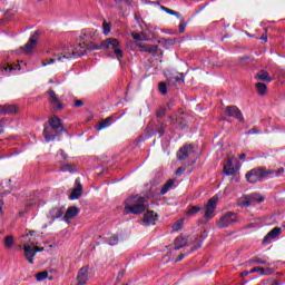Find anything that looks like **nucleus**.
Segmentation results:
<instances>
[{
  "mask_svg": "<svg viewBox=\"0 0 285 285\" xmlns=\"http://www.w3.org/2000/svg\"><path fill=\"white\" fill-rule=\"evenodd\" d=\"M6 115V105H0V116Z\"/></svg>",
  "mask_w": 285,
  "mask_h": 285,
  "instance_id": "864d4df0",
  "label": "nucleus"
},
{
  "mask_svg": "<svg viewBox=\"0 0 285 285\" xmlns=\"http://www.w3.org/2000/svg\"><path fill=\"white\" fill-rule=\"evenodd\" d=\"M48 95H49V101L51 106H53L55 112H57V110H62L63 105L61 104V101H59V98L57 97V94L55 92V90L50 89L48 91Z\"/></svg>",
  "mask_w": 285,
  "mask_h": 285,
  "instance_id": "9b49d317",
  "label": "nucleus"
},
{
  "mask_svg": "<svg viewBox=\"0 0 285 285\" xmlns=\"http://www.w3.org/2000/svg\"><path fill=\"white\" fill-rule=\"evenodd\" d=\"M183 173H186V167H178L176 169L177 177H181Z\"/></svg>",
  "mask_w": 285,
  "mask_h": 285,
  "instance_id": "49530a36",
  "label": "nucleus"
},
{
  "mask_svg": "<svg viewBox=\"0 0 285 285\" xmlns=\"http://www.w3.org/2000/svg\"><path fill=\"white\" fill-rule=\"evenodd\" d=\"M255 79H257L258 81H265V83H271V81H273V78H271V73L265 70L258 71L255 76Z\"/></svg>",
  "mask_w": 285,
  "mask_h": 285,
  "instance_id": "a211bd4d",
  "label": "nucleus"
},
{
  "mask_svg": "<svg viewBox=\"0 0 285 285\" xmlns=\"http://www.w3.org/2000/svg\"><path fill=\"white\" fill-rule=\"evenodd\" d=\"M146 202L147 198L139 195L127 198L125 200L126 215H141V213H146Z\"/></svg>",
  "mask_w": 285,
  "mask_h": 285,
  "instance_id": "f257e3e1",
  "label": "nucleus"
},
{
  "mask_svg": "<svg viewBox=\"0 0 285 285\" xmlns=\"http://www.w3.org/2000/svg\"><path fill=\"white\" fill-rule=\"evenodd\" d=\"M33 250H36V253H42L43 247H36V248H33Z\"/></svg>",
  "mask_w": 285,
  "mask_h": 285,
  "instance_id": "bf43d9fd",
  "label": "nucleus"
},
{
  "mask_svg": "<svg viewBox=\"0 0 285 285\" xmlns=\"http://www.w3.org/2000/svg\"><path fill=\"white\" fill-rule=\"evenodd\" d=\"M112 121H115V118L112 116L101 120L96 125V130H104V128H108L112 125Z\"/></svg>",
  "mask_w": 285,
  "mask_h": 285,
  "instance_id": "aec40b11",
  "label": "nucleus"
},
{
  "mask_svg": "<svg viewBox=\"0 0 285 285\" xmlns=\"http://www.w3.org/2000/svg\"><path fill=\"white\" fill-rule=\"evenodd\" d=\"M106 244H108L109 246H117V244H119V236L117 235H111L107 238H105Z\"/></svg>",
  "mask_w": 285,
  "mask_h": 285,
  "instance_id": "393cba45",
  "label": "nucleus"
},
{
  "mask_svg": "<svg viewBox=\"0 0 285 285\" xmlns=\"http://www.w3.org/2000/svg\"><path fill=\"white\" fill-rule=\"evenodd\" d=\"M268 175H275L274 170H267L264 167H258L249 170L246 174V179L249 184H257V181H262L263 179H266Z\"/></svg>",
  "mask_w": 285,
  "mask_h": 285,
  "instance_id": "7ed1b4c3",
  "label": "nucleus"
},
{
  "mask_svg": "<svg viewBox=\"0 0 285 285\" xmlns=\"http://www.w3.org/2000/svg\"><path fill=\"white\" fill-rule=\"evenodd\" d=\"M79 48H86V50H99V45H95L92 42L90 43H86V42H82V43H79Z\"/></svg>",
  "mask_w": 285,
  "mask_h": 285,
  "instance_id": "c85d7f7f",
  "label": "nucleus"
},
{
  "mask_svg": "<svg viewBox=\"0 0 285 285\" xmlns=\"http://www.w3.org/2000/svg\"><path fill=\"white\" fill-rule=\"evenodd\" d=\"M235 224H239V216L235 212H227L220 216L216 226L217 228H230Z\"/></svg>",
  "mask_w": 285,
  "mask_h": 285,
  "instance_id": "20e7f679",
  "label": "nucleus"
},
{
  "mask_svg": "<svg viewBox=\"0 0 285 285\" xmlns=\"http://www.w3.org/2000/svg\"><path fill=\"white\" fill-rule=\"evenodd\" d=\"M160 10H163L164 12H166L167 14H171L174 17H177V19H181V14L168 7L165 6H160Z\"/></svg>",
  "mask_w": 285,
  "mask_h": 285,
  "instance_id": "bb28decb",
  "label": "nucleus"
},
{
  "mask_svg": "<svg viewBox=\"0 0 285 285\" xmlns=\"http://www.w3.org/2000/svg\"><path fill=\"white\" fill-rule=\"evenodd\" d=\"M249 262H252V264H261L263 266H271V263H268L267 259H263V258H259L257 256L252 258Z\"/></svg>",
  "mask_w": 285,
  "mask_h": 285,
  "instance_id": "2f4dec72",
  "label": "nucleus"
},
{
  "mask_svg": "<svg viewBox=\"0 0 285 285\" xmlns=\"http://www.w3.org/2000/svg\"><path fill=\"white\" fill-rule=\"evenodd\" d=\"M239 159H246V154H240Z\"/></svg>",
  "mask_w": 285,
  "mask_h": 285,
  "instance_id": "e2e57ef3",
  "label": "nucleus"
},
{
  "mask_svg": "<svg viewBox=\"0 0 285 285\" xmlns=\"http://www.w3.org/2000/svg\"><path fill=\"white\" fill-rule=\"evenodd\" d=\"M197 248H202V240L196 242V245L194 246L193 250H197Z\"/></svg>",
  "mask_w": 285,
  "mask_h": 285,
  "instance_id": "6e6d98bb",
  "label": "nucleus"
},
{
  "mask_svg": "<svg viewBox=\"0 0 285 285\" xmlns=\"http://www.w3.org/2000/svg\"><path fill=\"white\" fill-rule=\"evenodd\" d=\"M119 46V40L117 38H108L100 43L99 50H101V48H105V50H112L117 59H121V57H124V51Z\"/></svg>",
  "mask_w": 285,
  "mask_h": 285,
  "instance_id": "39448f33",
  "label": "nucleus"
},
{
  "mask_svg": "<svg viewBox=\"0 0 285 285\" xmlns=\"http://www.w3.org/2000/svg\"><path fill=\"white\" fill-rule=\"evenodd\" d=\"M173 79H175V81H183L184 80V78L176 77V78H171L170 81H173Z\"/></svg>",
  "mask_w": 285,
  "mask_h": 285,
  "instance_id": "680f3d73",
  "label": "nucleus"
},
{
  "mask_svg": "<svg viewBox=\"0 0 285 285\" xmlns=\"http://www.w3.org/2000/svg\"><path fill=\"white\" fill-rule=\"evenodd\" d=\"M217 202H219L217 197H212L208 200L204 215L205 219H213V217L215 216V210L217 209Z\"/></svg>",
  "mask_w": 285,
  "mask_h": 285,
  "instance_id": "423d86ee",
  "label": "nucleus"
},
{
  "mask_svg": "<svg viewBox=\"0 0 285 285\" xmlns=\"http://www.w3.org/2000/svg\"><path fill=\"white\" fill-rule=\"evenodd\" d=\"M178 30L181 35L183 32H186V20L184 18H180Z\"/></svg>",
  "mask_w": 285,
  "mask_h": 285,
  "instance_id": "58836bf2",
  "label": "nucleus"
},
{
  "mask_svg": "<svg viewBox=\"0 0 285 285\" xmlns=\"http://www.w3.org/2000/svg\"><path fill=\"white\" fill-rule=\"evenodd\" d=\"M48 278V272H39L38 274H36V279L37 282H43V279Z\"/></svg>",
  "mask_w": 285,
  "mask_h": 285,
  "instance_id": "e433bc0d",
  "label": "nucleus"
},
{
  "mask_svg": "<svg viewBox=\"0 0 285 285\" xmlns=\"http://www.w3.org/2000/svg\"><path fill=\"white\" fill-rule=\"evenodd\" d=\"M158 90L160 95H168V87L166 86V82H159Z\"/></svg>",
  "mask_w": 285,
  "mask_h": 285,
  "instance_id": "c9c22d12",
  "label": "nucleus"
},
{
  "mask_svg": "<svg viewBox=\"0 0 285 285\" xmlns=\"http://www.w3.org/2000/svg\"><path fill=\"white\" fill-rule=\"evenodd\" d=\"M60 155H61L62 159H66V154L63 153V150L60 151Z\"/></svg>",
  "mask_w": 285,
  "mask_h": 285,
  "instance_id": "0e129e2a",
  "label": "nucleus"
},
{
  "mask_svg": "<svg viewBox=\"0 0 285 285\" xmlns=\"http://www.w3.org/2000/svg\"><path fill=\"white\" fill-rule=\"evenodd\" d=\"M174 184L175 181L173 179L167 180V183L160 189V195H166V193L173 188Z\"/></svg>",
  "mask_w": 285,
  "mask_h": 285,
  "instance_id": "c756f323",
  "label": "nucleus"
},
{
  "mask_svg": "<svg viewBox=\"0 0 285 285\" xmlns=\"http://www.w3.org/2000/svg\"><path fill=\"white\" fill-rule=\"evenodd\" d=\"M33 205H35V202H30V203L27 204V206H29V207L33 206Z\"/></svg>",
  "mask_w": 285,
  "mask_h": 285,
  "instance_id": "774afa93",
  "label": "nucleus"
},
{
  "mask_svg": "<svg viewBox=\"0 0 285 285\" xmlns=\"http://www.w3.org/2000/svg\"><path fill=\"white\" fill-rule=\"evenodd\" d=\"M49 126L43 129V137L46 141H55V137L59 135L57 130H60V132H66V128H63V125H61V119L58 117H52L49 119Z\"/></svg>",
  "mask_w": 285,
  "mask_h": 285,
  "instance_id": "f03ea898",
  "label": "nucleus"
},
{
  "mask_svg": "<svg viewBox=\"0 0 285 285\" xmlns=\"http://www.w3.org/2000/svg\"><path fill=\"white\" fill-rule=\"evenodd\" d=\"M261 40H262V41H267V40H268V38H266V37L262 36V37H261Z\"/></svg>",
  "mask_w": 285,
  "mask_h": 285,
  "instance_id": "69168bd1",
  "label": "nucleus"
},
{
  "mask_svg": "<svg viewBox=\"0 0 285 285\" xmlns=\"http://www.w3.org/2000/svg\"><path fill=\"white\" fill-rule=\"evenodd\" d=\"M0 135H3V126L0 125Z\"/></svg>",
  "mask_w": 285,
  "mask_h": 285,
  "instance_id": "338daca9",
  "label": "nucleus"
},
{
  "mask_svg": "<svg viewBox=\"0 0 285 285\" xmlns=\"http://www.w3.org/2000/svg\"><path fill=\"white\" fill-rule=\"evenodd\" d=\"M249 198L250 206H255L256 204H262L266 198L259 194H250L247 196Z\"/></svg>",
  "mask_w": 285,
  "mask_h": 285,
  "instance_id": "412c9836",
  "label": "nucleus"
},
{
  "mask_svg": "<svg viewBox=\"0 0 285 285\" xmlns=\"http://www.w3.org/2000/svg\"><path fill=\"white\" fill-rule=\"evenodd\" d=\"M262 271H263V267L257 266V267L252 268V269H250V273H252V274H253V273H259V275H262Z\"/></svg>",
  "mask_w": 285,
  "mask_h": 285,
  "instance_id": "8fccbe9b",
  "label": "nucleus"
},
{
  "mask_svg": "<svg viewBox=\"0 0 285 285\" xmlns=\"http://www.w3.org/2000/svg\"><path fill=\"white\" fill-rule=\"evenodd\" d=\"M17 68H18V70L20 69L19 65H17L16 67L12 66V65H8V67H3V66L0 65V70H1L2 73L12 72V70H17Z\"/></svg>",
  "mask_w": 285,
  "mask_h": 285,
  "instance_id": "f704fd0d",
  "label": "nucleus"
},
{
  "mask_svg": "<svg viewBox=\"0 0 285 285\" xmlns=\"http://www.w3.org/2000/svg\"><path fill=\"white\" fill-rule=\"evenodd\" d=\"M52 63H55V59L52 58L42 60V66H50Z\"/></svg>",
  "mask_w": 285,
  "mask_h": 285,
  "instance_id": "de8ad7c7",
  "label": "nucleus"
},
{
  "mask_svg": "<svg viewBox=\"0 0 285 285\" xmlns=\"http://www.w3.org/2000/svg\"><path fill=\"white\" fill-rule=\"evenodd\" d=\"M38 37H39V31H35V33L30 37L28 42L21 47V50L24 52V55H30L32 50H35V46H37L38 42Z\"/></svg>",
  "mask_w": 285,
  "mask_h": 285,
  "instance_id": "0eeeda50",
  "label": "nucleus"
},
{
  "mask_svg": "<svg viewBox=\"0 0 285 285\" xmlns=\"http://www.w3.org/2000/svg\"><path fill=\"white\" fill-rule=\"evenodd\" d=\"M175 250H179L184 248V246H188V236H184L181 234L180 236L176 237L174 240Z\"/></svg>",
  "mask_w": 285,
  "mask_h": 285,
  "instance_id": "f3484780",
  "label": "nucleus"
},
{
  "mask_svg": "<svg viewBox=\"0 0 285 285\" xmlns=\"http://www.w3.org/2000/svg\"><path fill=\"white\" fill-rule=\"evenodd\" d=\"M166 116V108H160L157 110L156 117L161 118Z\"/></svg>",
  "mask_w": 285,
  "mask_h": 285,
  "instance_id": "a18cd8bd",
  "label": "nucleus"
},
{
  "mask_svg": "<svg viewBox=\"0 0 285 285\" xmlns=\"http://www.w3.org/2000/svg\"><path fill=\"white\" fill-rule=\"evenodd\" d=\"M3 244L6 246V248H12V246H14V237L13 236H6Z\"/></svg>",
  "mask_w": 285,
  "mask_h": 285,
  "instance_id": "473e14b6",
  "label": "nucleus"
},
{
  "mask_svg": "<svg viewBox=\"0 0 285 285\" xmlns=\"http://www.w3.org/2000/svg\"><path fill=\"white\" fill-rule=\"evenodd\" d=\"M150 4H153V6H161V1H155V2H149Z\"/></svg>",
  "mask_w": 285,
  "mask_h": 285,
  "instance_id": "052dcab7",
  "label": "nucleus"
},
{
  "mask_svg": "<svg viewBox=\"0 0 285 285\" xmlns=\"http://www.w3.org/2000/svg\"><path fill=\"white\" fill-rule=\"evenodd\" d=\"M284 173V167H281L278 170H274V175H276V177H279V175H282Z\"/></svg>",
  "mask_w": 285,
  "mask_h": 285,
  "instance_id": "603ef678",
  "label": "nucleus"
},
{
  "mask_svg": "<svg viewBox=\"0 0 285 285\" xmlns=\"http://www.w3.org/2000/svg\"><path fill=\"white\" fill-rule=\"evenodd\" d=\"M235 164H237V159H235L234 157L232 158H227L226 163L224 164V168L223 171L225 173V175H235V173H237L238 168L235 167Z\"/></svg>",
  "mask_w": 285,
  "mask_h": 285,
  "instance_id": "6e6552de",
  "label": "nucleus"
},
{
  "mask_svg": "<svg viewBox=\"0 0 285 285\" xmlns=\"http://www.w3.org/2000/svg\"><path fill=\"white\" fill-rule=\"evenodd\" d=\"M136 46L140 48L141 52H149V55H157L159 50V46L157 45H141L140 42H136Z\"/></svg>",
  "mask_w": 285,
  "mask_h": 285,
  "instance_id": "2eb2a0df",
  "label": "nucleus"
},
{
  "mask_svg": "<svg viewBox=\"0 0 285 285\" xmlns=\"http://www.w3.org/2000/svg\"><path fill=\"white\" fill-rule=\"evenodd\" d=\"M237 204L242 208H248L249 206H252L250 199L248 198V196H244V197L239 198Z\"/></svg>",
  "mask_w": 285,
  "mask_h": 285,
  "instance_id": "cd10ccee",
  "label": "nucleus"
},
{
  "mask_svg": "<svg viewBox=\"0 0 285 285\" xmlns=\"http://www.w3.org/2000/svg\"><path fill=\"white\" fill-rule=\"evenodd\" d=\"M79 215V208L78 207H69L65 214V219H73V217H77Z\"/></svg>",
  "mask_w": 285,
  "mask_h": 285,
  "instance_id": "4be33fe9",
  "label": "nucleus"
},
{
  "mask_svg": "<svg viewBox=\"0 0 285 285\" xmlns=\"http://www.w3.org/2000/svg\"><path fill=\"white\" fill-rule=\"evenodd\" d=\"M185 257H186L185 254H180V255L178 256V259H176V262H181V259H184Z\"/></svg>",
  "mask_w": 285,
  "mask_h": 285,
  "instance_id": "13d9d810",
  "label": "nucleus"
},
{
  "mask_svg": "<svg viewBox=\"0 0 285 285\" xmlns=\"http://www.w3.org/2000/svg\"><path fill=\"white\" fill-rule=\"evenodd\" d=\"M256 89L258 95L264 96L266 95L268 88L266 87V83L257 82L256 83Z\"/></svg>",
  "mask_w": 285,
  "mask_h": 285,
  "instance_id": "7c9ffc66",
  "label": "nucleus"
},
{
  "mask_svg": "<svg viewBox=\"0 0 285 285\" xmlns=\"http://www.w3.org/2000/svg\"><path fill=\"white\" fill-rule=\"evenodd\" d=\"M273 273H274L273 268H271V267L264 268L263 267L261 275H273Z\"/></svg>",
  "mask_w": 285,
  "mask_h": 285,
  "instance_id": "37998d69",
  "label": "nucleus"
},
{
  "mask_svg": "<svg viewBox=\"0 0 285 285\" xmlns=\"http://www.w3.org/2000/svg\"><path fill=\"white\" fill-rule=\"evenodd\" d=\"M6 115H17L19 112V107L17 105H4Z\"/></svg>",
  "mask_w": 285,
  "mask_h": 285,
  "instance_id": "b1692460",
  "label": "nucleus"
},
{
  "mask_svg": "<svg viewBox=\"0 0 285 285\" xmlns=\"http://www.w3.org/2000/svg\"><path fill=\"white\" fill-rule=\"evenodd\" d=\"M253 273L250 271H245L242 273V277H246L248 275H252Z\"/></svg>",
  "mask_w": 285,
  "mask_h": 285,
  "instance_id": "4d7b16f0",
  "label": "nucleus"
},
{
  "mask_svg": "<svg viewBox=\"0 0 285 285\" xmlns=\"http://www.w3.org/2000/svg\"><path fill=\"white\" fill-rule=\"evenodd\" d=\"M168 125H166V122H161L160 124V127L158 128L157 132L158 135L161 137L163 135L166 134V128H167Z\"/></svg>",
  "mask_w": 285,
  "mask_h": 285,
  "instance_id": "a19ab883",
  "label": "nucleus"
},
{
  "mask_svg": "<svg viewBox=\"0 0 285 285\" xmlns=\"http://www.w3.org/2000/svg\"><path fill=\"white\" fill-rule=\"evenodd\" d=\"M157 223V214L154 210H147L142 218L144 226H155Z\"/></svg>",
  "mask_w": 285,
  "mask_h": 285,
  "instance_id": "ddd939ff",
  "label": "nucleus"
},
{
  "mask_svg": "<svg viewBox=\"0 0 285 285\" xmlns=\"http://www.w3.org/2000/svg\"><path fill=\"white\" fill-rule=\"evenodd\" d=\"M132 39H135L136 41H144V36H141L140 33L137 32H132L131 33Z\"/></svg>",
  "mask_w": 285,
  "mask_h": 285,
  "instance_id": "c03bdc74",
  "label": "nucleus"
},
{
  "mask_svg": "<svg viewBox=\"0 0 285 285\" xmlns=\"http://www.w3.org/2000/svg\"><path fill=\"white\" fill-rule=\"evenodd\" d=\"M257 134H259V129L257 128H252L250 130L245 132V135H257Z\"/></svg>",
  "mask_w": 285,
  "mask_h": 285,
  "instance_id": "09e8293b",
  "label": "nucleus"
},
{
  "mask_svg": "<svg viewBox=\"0 0 285 285\" xmlns=\"http://www.w3.org/2000/svg\"><path fill=\"white\" fill-rule=\"evenodd\" d=\"M181 226H184V218L183 219H179L178 222H176L174 225H173V230L174 232H177L181 228Z\"/></svg>",
  "mask_w": 285,
  "mask_h": 285,
  "instance_id": "ea45409f",
  "label": "nucleus"
},
{
  "mask_svg": "<svg viewBox=\"0 0 285 285\" xmlns=\"http://www.w3.org/2000/svg\"><path fill=\"white\" fill-rule=\"evenodd\" d=\"M77 281H78V284H81V285L88 282V267L80 268V271L78 272Z\"/></svg>",
  "mask_w": 285,
  "mask_h": 285,
  "instance_id": "6ab92c4d",
  "label": "nucleus"
},
{
  "mask_svg": "<svg viewBox=\"0 0 285 285\" xmlns=\"http://www.w3.org/2000/svg\"><path fill=\"white\" fill-rule=\"evenodd\" d=\"M165 43H167V46H175V39H167Z\"/></svg>",
  "mask_w": 285,
  "mask_h": 285,
  "instance_id": "5fc2aeb1",
  "label": "nucleus"
},
{
  "mask_svg": "<svg viewBox=\"0 0 285 285\" xmlns=\"http://www.w3.org/2000/svg\"><path fill=\"white\" fill-rule=\"evenodd\" d=\"M86 55V51L82 53H79L77 51H72L71 53H63L62 56L58 57V61H63V59H72V57H83Z\"/></svg>",
  "mask_w": 285,
  "mask_h": 285,
  "instance_id": "5701e85b",
  "label": "nucleus"
},
{
  "mask_svg": "<svg viewBox=\"0 0 285 285\" xmlns=\"http://www.w3.org/2000/svg\"><path fill=\"white\" fill-rule=\"evenodd\" d=\"M76 188H73V190L69 195V199L71 200L79 199L81 197V193H83V186L81 185L79 179H76Z\"/></svg>",
  "mask_w": 285,
  "mask_h": 285,
  "instance_id": "dca6fc26",
  "label": "nucleus"
},
{
  "mask_svg": "<svg viewBox=\"0 0 285 285\" xmlns=\"http://www.w3.org/2000/svg\"><path fill=\"white\" fill-rule=\"evenodd\" d=\"M282 235V227H274L264 238L263 244L266 246L273 242V239H277L278 236Z\"/></svg>",
  "mask_w": 285,
  "mask_h": 285,
  "instance_id": "9d476101",
  "label": "nucleus"
},
{
  "mask_svg": "<svg viewBox=\"0 0 285 285\" xmlns=\"http://www.w3.org/2000/svg\"><path fill=\"white\" fill-rule=\"evenodd\" d=\"M24 257L29 262V264H35V256L37 255V250L32 248V246L24 244Z\"/></svg>",
  "mask_w": 285,
  "mask_h": 285,
  "instance_id": "4468645a",
  "label": "nucleus"
},
{
  "mask_svg": "<svg viewBox=\"0 0 285 285\" xmlns=\"http://www.w3.org/2000/svg\"><path fill=\"white\" fill-rule=\"evenodd\" d=\"M102 30H104V35H110V23L105 21L102 23Z\"/></svg>",
  "mask_w": 285,
  "mask_h": 285,
  "instance_id": "79ce46f5",
  "label": "nucleus"
},
{
  "mask_svg": "<svg viewBox=\"0 0 285 285\" xmlns=\"http://www.w3.org/2000/svg\"><path fill=\"white\" fill-rule=\"evenodd\" d=\"M200 210H202V207H199V206H191V207L187 210V215H188L189 217H193V216L197 215V213H200Z\"/></svg>",
  "mask_w": 285,
  "mask_h": 285,
  "instance_id": "72a5a7b5",
  "label": "nucleus"
},
{
  "mask_svg": "<svg viewBox=\"0 0 285 285\" xmlns=\"http://www.w3.org/2000/svg\"><path fill=\"white\" fill-rule=\"evenodd\" d=\"M50 215L52 219H59V217H63V209L56 207L50 210Z\"/></svg>",
  "mask_w": 285,
  "mask_h": 285,
  "instance_id": "a878e982",
  "label": "nucleus"
},
{
  "mask_svg": "<svg viewBox=\"0 0 285 285\" xmlns=\"http://www.w3.org/2000/svg\"><path fill=\"white\" fill-rule=\"evenodd\" d=\"M62 173H75V166L72 165H63L61 167Z\"/></svg>",
  "mask_w": 285,
  "mask_h": 285,
  "instance_id": "4c0bfd02",
  "label": "nucleus"
},
{
  "mask_svg": "<svg viewBox=\"0 0 285 285\" xmlns=\"http://www.w3.org/2000/svg\"><path fill=\"white\" fill-rule=\"evenodd\" d=\"M193 145H185L184 147H181L178 151H177V159L179 161H184L186 159H188V157H190V155H193Z\"/></svg>",
  "mask_w": 285,
  "mask_h": 285,
  "instance_id": "1a4fd4ad",
  "label": "nucleus"
},
{
  "mask_svg": "<svg viewBox=\"0 0 285 285\" xmlns=\"http://www.w3.org/2000/svg\"><path fill=\"white\" fill-rule=\"evenodd\" d=\"M226 115L228 117H235V119H238V121L244 124V116H242V110H239L237 106H228L226 108Z\"/></svg>",
  "mask_w": 285,
  "mask_h": 285,
  "instance_id": "f8f14e48",
  "label": "nucleus"
},
{
  "mask_svg": "<svg viewBox=\"0 0 285 285\" xmlns=\"http://www.w3.org/2000/svg\"><path fill=\"white\" fill-rule=\"evenodd\" d=\"M73 106L75 108H81V106H83V100H76Z\"/></svg>",
  "mask_w": 285,
  "mask_h": 285,
  "instance_id": "3c124183",
  "label": "nucleus"
}]
</instances>
